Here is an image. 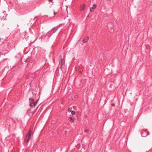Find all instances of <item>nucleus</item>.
Here are the masks:
<instances>
[{
  "instance_id": "obj_12",
  "label": "nucleus",
  "mask_w": 152,
  "mask_h": 152,
  "mask_svg": "<svg viewBox=\"0 0 152 152\" xmlns=\"http://www.w3.org/2000/svg\"><path fill=\"white\" fill-rule=\"evenodd\" d=\"M49 0V1H50V2H51V1H52V0Z\"/></svg>"
},
{
  "instance_id": "obj_3",
  "label": "nucleus",
  "mask_w": 152,
  "mask_h": 152,
  "mask_svg": "<svg viewBox=\"0 0 152 152\" xmlns=\"http://www.w3.org/2000/svg\"><path fill=\"white\" fill-rule=\"evenodd\" d=\"M96 6L95 4H94L93 5L92 7H91L90 8V11L91 12H93L94 11V10L96 8Z\"/></svg>"
},
{
  "instance_id": "obj_13",
  "label": "nucleus",
  "mask_w": 152,
  "mask_h": 152,
  "mask_svg": "<svg viewBox=\"0 0 152 152\" xmlns=\"http://www.w3.org/2000/svg\"><path fill=\"white\" fill-rule=\"evenodd\" d=\"M149 134V132H148V135Z\"/></svg>"
},
{
  "instance_id": "obj_1",
  "label": "nucleus",
  "mask_w": 152,
  "mask_h": 152,
  "mask_svg": "<svg viewBox=\"0 0 152 152\" xmlns=\"http://www.w3.org/2000/svg\"><path fill=\"white\" fill-rule=\"evenodd\" d=\"M32 134V132L30 130L29 131L28 133L27 134V135L26 136V138L25 139V140L26 141H28L31 139V136Z\"/></svg>"
},
{
  "instance_id": "obj_2",
  "label": "nucleus",
  "mask_w": 152,
  "mask_h": 152,
  "mask_svg": "<svg viewBox=\"0 0 152 152\" xmlns=\"http://www.w3.org/2000/svg\"><path fill=\"white\" fill-rule=\"evenodd\" d=\"M30 105L31 107H33L35 106L37 104V101H34L33 99H30Z\"/></svg>"
},
{
  "instance_id": "obj_11",
  "label": "nucleus",
  "mask_w": 152,
  "mask_h": 152,
  "mask_svg": "<svg viewBox=\"0 0 152 152\" xmlns=\"http://www.w3.org/2000/svg\"><path fill=\"white\" fill-rule=\"evenodd\" d=\"M112 106H115V104H112Z\"/></svg>"
},
{
  "instance_id": "obj_5",
  "label": "nucleus",
  "mask_w": 152,
  "mask_h": 152,
  "mask_svg": "<svg viewBox=\"0 0 152 152\" xmlns=\"http://www.w3.org/2000/svg\"><path fill=\"white\" fill-rule=\"evenodd\" d=\"M88 37H86L83 40V42L84 43L88 41Z\"/></svg>"
},
{
  "instance_id": "obj_8",
  "label": "nucleus",
  "mask_w": 152,
  "mask_h": 152,
  "mask_svg": "<svg viewBox=\"0 0 152 152\" xmlns=\"http://www.w3.org/2000/svg\"><path fill=\"white\" fill-rule=\"evenodd\" d=\"M72 107H70L68 109V111L69 112H71L72 110Z\"/></svg>"
},
{
  "instance_id": "obj_9",
  "label": "nucleus",
  "mask_w": 152,
  "mask_h": 152,
  "mask_svg": "<svg viewBox=\"0 0 152 152\" xmlns=\"http://www.w3.org/2000/svg\"><path fill=\"white\" fill-rule=\"evenodd\" d=\"M88 130L87 129H86L84 130V132H88Z\"/></svg>"
},
{
  "instance_id": "obj_7",
  "label": "nucleus",
  "mask_w": 152,
  "mask_h": 152,
  "mask_svg": "<svg viewBox=\"0 0 152 152\" xmlns=\"http://www.w3.org/2000/svg\"><path fill=\"white\" fill-rule=\"evenodd\" d=\"M71 112V114L72 115H74L75 113V112L73 110H72Z\"/></svg>"
},
{
  "instance_id": "obj_10",
  "label": "nucleus",
  "mask_w": 152,
  "mask_h": 152,
  "mask_svg": "<svg viewBox=\"0 0 152 152\" xmlns=\"http://www.w3.org/2000/svg\"><path fill=\"white\" fill-rule=\"evenodd\" d=\"M61 67H62V66H63V62L62 61V60H61Z\"/></svg>"
},
{
  "instance_id": "obj_6",
  "label": "nucleus",
  "mask_w": 152,
  "mask_h": 152,
  "mask_svg": "<svg viewBox=\"0 0 152 152\" xmlns=\"http://www.w3.org/2000/svg\"><path fill=\"white\" fill-rule=\"evenodd\" d=\"M70 121L71 123H74V119L72 117H69Z\"/></svg>"
},
{
  "instance_id": "obj_4",
  "label": "nucleus",
  "mask_w": 152,
  "mask_h": 152,
  "mask_svg": "<svg viewBox=\"0 0 152 152\" xmlns=\"http://www.w3.org/2000/svg\"><path fill=\"white\" fill-rule=\"evenodd\" d=\"M85 6V4H83L80 6V10L83 11L84 10Z\"/></svg>"
}]
</instances>
